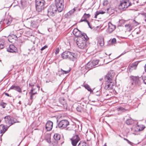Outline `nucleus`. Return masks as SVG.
Wrapping results in <instances>:
<instances>
[{
	"instance_id": "nucleus-52",
	"label": "nucleus",
	"mask_w": 146,
	"mask_h": 146,
	"mask_svg": "<svg viewBox=\"0 0 146 146\" xmlns=\"http://www.w3.org/2000/svg\"><path fill=\"white\" fill-rule=\"evenodd\" d=\"M127 142L128 143H129V144H130L131 145H132L133 144V143L132 142L129 141L128 140H127Z\"/></svg>"
},
{
	"instance_id": "nucleus-51",
	"label": "nucleus",
	"mask_w": 146,
	"mask_h": 146,
	"mask_svg": "<svg viewBox=\"0 0 146 146\" xmlns=\"http://www.w3.org/2000/svg\"><path fill=\"white\" fill-rule=\"evenodd\" d=\"M47 47V46H44L43 47H42L41 48V50H44V49H45Z\"/></svg>"
},
{
	"instance_id": "nucleus-30",
	"label": "nucleus",
	"mask_w": 146,
	"mask_h": 146,
	"mask_svg": "<svg viewBox=\"0 0 146 146\" xmlns=\"http://www.w3.org/2000/svg\"><path fill=\"white\" fill-rule=\"evenodd\" d=\"M126 123L128 125L132 124L133 123V120L131 119H128L126 120L125 121Z\"/></svg>"
},
{
	"instance_id": "nucleus-17",
	"label": "nucleus",
	"mask_w": 146,
	"mask_h": 146,
	"mask_svg": "<svg viewBox=\"0 0 146 146\" xmlns=\"http://www.w3.org/2000/svg\"><path fill=\"white\" fill-rule=\"evenodd\" d=\"M12 117L10 116H7L4 117L5 121V123L10 126L11 125Z\"/></svg>"
},
{
	"instance_id": "nucleus-25",
	"label": "nucleus",
	"mask_w": 146,
	"mask_h": 146,
	"mask_svg": "<svg viewBox=\"0 0 146 146\" xmlns=\"http://www.w3.org/2000/svg\"><path fill=\"white\" fill-rule=\"evenodd\" d=\"M125 26L126 28L127 31H130L132 30L133 26L131 24H126L125 25Z\"/></svg>"
},
{
	"instance_id": "nucleus-28",
	"label": "nucleus",
	"mask_w": 146,
	"mask_h": 146,
	"mask_svg": "<svg viewBox=\"0 0 146 146\" xmlns=\"http://www.w3.org/2000/svg\"><path fill=\"white\" fill-rule=\"evenodd\" d=\"M83 21H85L88 24V26L90 27L91 28L90 25V23L89 21L84 17L83 16L82 17L81 20L80 21V22H82Z\"/></svg>"
},
{
	"instance_id": "nucleus-41",
	"label": "nucleus",
	"mask_w": 146,
	"mask_h": 146,
	"mask_svg": "<svg viewBox=\"0 0 146 146\" xmlns=\"http://www.w3.org/2000/svg\"><path fill=\"white\" fill-rule=\"evenodd\" d=\"M17 120L15 118H13L12 117V121H11V125L13 124L14 123H15L16 122H19V121H17Z\"/></svg>"
},
{
	"instance_id": "nucleus-61",
	"label": "nucleus",
	"mask_w": 146,
	"mask_h": 146,
	"mask_svg": "<svg viewBox=\"0 0 146 146\" xmlns=\"http://www.w3.org/2000/svg\"><path fill=\"white\" fill-rule=\"evenodd\" d=\"M104 146H106V144H105L104 145Z\"/></svg>"
},
{
	"instance_id": "nucleus-33",
	"label": "nucleus",
	"mask_w": 146,
	"mask_h": 146,
	"mask_svg": "<svg viewBox=\"0 0 146 146\" xmlns=\"http://www.w3.org/2000/svg\"><path fill=\"white\" fill-rule=\"evenodd\" d=\"M84 87L87 89L88 91L90 92H91L92 91V90L90 88V87L89 85L87 84H84Z\"/></svg>"
},
{
	"instance_id": "nucleus-15",
	"label": "nucleus",
	"mask_w": 146,
	"mask_h": 146,
	"mask_svg": "<svg viewBox=\"0 0 146 146\" xmlns=\"http://www.w3.org/2000/svg\"><path fill=\"white\" fill-rule=\"evenodd\" d=\"M53 124L52 122L50 121H48L47 122L46 125V129L47 131H50L51 130Z\"/></svg>"
},
{
	"instance_id": "nucleus-16",
	"label": "nucleus",
	"mask_w": 146,
	"mask_h": 146,
	"mask_svg": "<svg viewBox=\"0 0 146 146\" xmlns=\"http://www.w3.org/2000/svg\"><path fill=\"white\" fill-rule=\"evenodd\" d=\"M7 51L10 52H16L17 51V49L14 46L11 45L9 47L7 48Z\"/></svg>"
},
{
	"instance_id": "nucleus-56",
	"label": "nucleus",
	"mask_w": 146,
	"mask_h": 146,
	"mask_svg": "<svg viewBox=\"0 0 146 146\" xmlns=\"http://www.w3.org/2000/svg\"><path fill=\"white\" fill-rule=\"evenodd\" d=\"M124 139L125 140H126V141H127V140H128V139H126V138H124Z\"/></svg>"
},
{
	"instance_id": "nucleus-10",
	"label": "nucleus",
	"mask_w": 146,
	"mask_h": 146,
	"mask_svg": "<svg viewBox=\"0 0 146 146\" xmlns=\"http://www.w3.org/2000/svg\"><path fill=\"white\" fill-rule=\"evenodd\" d=\"M71 143L73 146H76L77 143L80 141V138L78 135H75L70 139Z\"/></svg>"
},
{
	"instance_id": "nucleus-24",
	"label": "nucleus",
	"mask_w": 146,
	"mask_h": 146,
	"mask_svg": "<svg viewBox=\"0 0 146 146\" xmlns=\"http://www.w3.org/2000/svg\"><path fill=\"white\" fill-rule=\"evenodd\" d=\"M30 25L33 28H37L38 27L37 23L35 21H32L30 22Z\"/></svg>"
},
{
	"instance_id": "nucleus-38",
	"label": "nucleus",
	"mask_w": 146,
	"mask_h": 146,
	"mask_svg": "<svg viewBox=\"0 0 146 146\" xmlns=\"http://www.w3.org/2000/svg\"><path fill=\"white\" fill-rule=\"evenodd\" d=\"M71 69H70V70H67V71H65L64 70H63L62 69H61V72L63 74H67L70 71Z\"/></svg>"
},
{
	"instance_id": "nucleus-14",
	"label": "nucleus",
	"mask_w": 146,
	"mask_h": 146,
	"mask_svg": "<svg viewBox=\"0 0 146 146\" xmlns=\"http://www.w3.org/2000/svg\"><path fill=\"white\" fill-rule=\"evenodd\" d=\"M59 102L60 104L59 106L62 107L63 106L64 108H67V105L66 101L64 98L62 97H60L59 99Z\"/></svg>"
},
{
	"instance_id": "nucleus-12",
	"label": "nucleus",
	"mask_w": 146,
	"mask_h": 146,
	"mask_svg": "<svg viewBox=\"0 0 146 146\" xmlns=\"http://www.w3.org/2000/svg\"><path fill=\"white\" fill-rule=\"evenodd\" d=\"M81 33V31L77 28L74 29L73 31V34L75 36L78 37V38L82 37V36H85V35H86V34H82Z\"/></svg>"
},
{
	"instance_id": "nucleus-26",
	"label": "nucleus",
	"mask_w": 146,
	"mask_h": 146,
	"mask_svg": "<svg viewBox=\"0 0 146 146\" xmlns=\"http://www.w3.org/2000/svg\"><path fill=\"white\" fill-rule=\"evenodd\" d=\"M98 44H100L101 46H104V38L103 37H101L98 40Z\"/></svg>"
},
{
	"instance_id": "nucleus-39",
	"label": "nucleus",
	"mask_w": 146,
	"mask_h": 146,
	"mask_svg": "<svg viewBox=\"0 0 146 146\" xmlns=\"http://www.w3.org/2000/svg\"><path fill=\"white\" fill-rule=\"evenodd\" d=\"M4 42L1 41H0V49H3L4 48Z\"/></svg>"
},
{
	"instance_id": "nucleus-29",
	"label": "nucleus",
	"mask_w": 146,
	"mask_h": 146,
	"mask_svg": "<svg viewBox=\"0 0 146 146\" xmlns=\"http://www.w3.org/2000/svg\"><path fill=\"white\" fill-rule=\"evenodd\" d=\"M8 40L10 42H11V41H10L9 39H11V38H14L16 39L17 38V36L14 35H9L8 36Z\"/></svg>"
},
{
	"instance_id": "nucleus-34",
	"label": "nucleus",
	"mask_w": 146,
	"mask_h": 146,
	"mask_svg": "<svg viewBox=\"0 0 146 146\" xmlns=\"http://www.w3.org/2000/svg\"><path fill=\"white\" fill-rule=\"evenodd\" d=\"M77 146H87V144L85 142L80 141Z\"/></svg>"
},
{
	"instance_id": "nucleus-54",
	"label": "nucleus",
	"mask_w": 146,
	"mask_h": 146,
	"mask_svg": "<svg viewBox=\"0 0 146 146\" xmlns=\"http://www.w3.org/2000/svg\"><path fill=\"white\" fill-rule=\"evenodd\" d=\"M133 22L134 23H136L135 24V25H137L138 24V23L135 20H134Z\"/></svg>"
},
{
	"instance_id": "nucleus-31",
	"label": "nucleus",
	"mask_w": 146,
	"mask_h": 146,
	"mask_svg": "<svg viewBox=\"0 0 146 146\" xmlns=\"http://www.w3.org/2000/svg\"><path fill=\"white\" fill-rule=\"evenodd\" d=\"M105 13V12L104 11H97L96 12L94 18H97V16L100 14H103Z\"/></svg>"
},
{
	"instance_id": "nucleus-27",
	"label": "nucleus",
	"mask_w": 146,
	"mask_h": 146,
	"mask_svg": "<svg viewBox=\"0 0 146 146\" xmlns=\"http://www.w3.org/2000/svg\"><path fill=\"white\" fill-rule=\"evenodd\" d=\"M53 137L56 141H58L60 139V135L58 133H55L54 134Z\"/></svg>"
},
{
	"instance_id": "nucleus-4",
	"label": "nucleus",
	"mask_w": 146,
	"mask_h": 146,
	"mask_svg": "<svg viewBox=\"0 0 146 146\" xmlns=\"http://www.w3.org/2000/svg\"><path fill=\"white\" fill-rule=\"evenodd\" d=\"M62 57L63 59H68L73 61L75 60L76 58L75 53L68 51L64 52L62 54Z\"/></svg>"
},
{
	"instance_id": "nucleus-49",
	"label": "nucleus",
	"mask_w": 146,
	"mask_h": 146,
	"mask_svg": "<svg viewBox=\"0 0 146 146\" xmlns=\"http://www.w3.org/2000/svg\"><path fill=\"white\" fill-rule=\"evenodd\" d=\"M134 2H133V3L134 4H135L136 3H137L138 2V0H133Z\"/></svg>"
},
{
	"instance_id": "nucleus-11",
	"label": "nucleus",
	"mask_w": 146,
	"mask_h": 146,
	"mask_svg": "<svg viewBox=\"0 0 146 146\" xmlns=\"http://www.w3.org/2000/svg\"><path fill=\"white\" fill-rule=\"evenodd\" d=\"M139 62H136L132 63L128 67V71L130 72H132L133 70L136 69Z\"/></svg>"
},
{
	"instance_id": "nucleus-48",
	"label": "nucleus",
	"mask_w": 146,
	"mask_h": 146,
	"mask_svg": "<svg viewBox=\"0 0 146 146\" xmlns=\"http://www.w3.org/2000/svg\"><path fill=\"white\" fill-rule=\"evenodd\" d=\"M35 83V82H34L33 83H30L29 84V86H30L33 87V86H34Z\"/></svg>"
},
{
	"instance_id": "nucleus-32",
	"label": "nucleus",
	"mask_w": 146,
	"mask_h": 146,
	"mask_svg": "<svg viewBox=\"0 0 146 146\" xmlns=\"http://www.w3.org/2000/svg\"><path fill=\"white\" fill-rule=\"evenodd\" d=\"M11 20H8L6 19H4L3 21V23L4 24H7L8 25H9L11 23Z\"/></svg>"
},
{
	"instance_id": "nucleus-3",
	"label": "nucleus",
	"mask_w": 146,
	"mask_h": 146,
	"mask_svg": "<svg viewBox=\"0 0 146 146\" xmlns=\"http://www.w3.org/2000/svg\"><path fill=\"white\" fill-rule=\"evenodd\" d=\"M130 78L133 81L131 84L135 86H139L143 82L146 84V77L143 76L141 77L138 76H131Z\"/></svg>"
},
{
	"instance_id": "nucleus-21",
	"label": "nucleus",
	"mask_w": 146,
	"mask_h": 146,
	"mask_svg": "<svg viewBox=\"0 0 146 146\" xmlns=\"http://www.w3.org/2000/svg\"><path fill=\"white\" fill-rule=\"evenodd\" d=\"M76 8H74L73 9H72L65 15V17L66 18H69L73 14L74 12L76 11Z\"/></svg>"
},
{
	"instance_id": "nucleus-8",
	"label": "nucleus",
	"mask_w": 146,
	"mask_h": 146,
	"mask_svg": "<svg viewBox=\"0 0 146 146\" xmlns=\"http://www.w3.org/2000/svg\"><path fill=\"white\" fill-rule=\"evenodd\" d=\"M131 4L128 0H125L121 2L119 8L121 10L124 11L129 6L131 5Z\"/></svg>"
},
{
	"instance_id": "nucleus-55",
	"label": "nucleus",
	"mask_w": 146,
	"mask_h": 146,
	"mask_svg": "<svg viewBox=\"0 0 146 146\" xmlns=\"http://www.w3.org/2000/svg\"><path fill=\"white\" fill-rule=\"evenodd\" d=\"M144 68L145 72H146V64L144 66Z\"/></svg>"
},
{
	"instance_id": "nucleus-9",
	"label": "nucleus",
	"mask_w": 146,
	"mask_h": 146,
	"mask_svg": "<svg viewBox=\"0 0 146 146\" xmlns=\"http://www.w3.org/2000/svg\"><path fill=\"white\" fill-rule=\"evenodd\" d=\"M69 125V121L67 120L64 119L61 120L59 122L58 126L59 128L63 129L66 128Z\"/></svg>"
},
{
	"instance_id": "nucleus-20",
	"label": "nucleus",
	"mask_w": 146,
	"mask_h": 146,
	"mask_svg": "<svg viewBox=\"0 0 146 146\" xmlns=\"http://www.w3.org/2000/svg\"><path fill=\"white\" fill-rule=\"evenodd\" d=\"M44 138L46 141L48 143H51L50 141V134L49 133H45L44 134Z\"/></svg>"
},
{
	"instance_id": "nucleus-7",
	"label": "nucleus",
	"mask_w": 146,
	"mask_h": 146,
	"mask_svg": "<svg viewBox=\"0 0 146 146\" xmlns=\"http://www.w3.org/2000/svg\"><path fill=\"white\" fill-rule=\"evenodd\" d=\"M54 4L58 9V12H60L63 11L64 6V0H55Z\"/></svg>"
},
{
	"instance_id": "nucleus-40",
	"label": "nucleus",
	"mask_w": 146,
	"mask_h": 146,
	"mask_svg": "<svg viewBox=\"0 0 146 146\" xmlns=\"http://www.w3.org/2000/svg\"><path fill=\"white\" fill-rule=\"evenodd\" d=\"M83 16L87 19L89 18L90 16V15L89 14H87L86 13H84Z\"/></svg>"
},
{
	"instance_id": "nucleus-23",
	"label": "nucleus",
	"mask_w": 146,
	"mask_h": 146,
	"mask_svg": "<svg viewBox=\"0 0 146 146\" xmlns=\"http://www.w3.org/2000/svg\"><path fill=\"white\" fill-rule=\"evenodd\" d=\"M94 67V66L92 62L90 61L86 65L85 68L87 70H90Z\"/></svg>"
},
{
	"instance_id": "nucleus-13",
	"label": "nucleus",
	"mask_w": 146,
	"mask_h": 146,
	"mask_svg": "<svg viewBox=\"0 0 146 146\" xmlns=\"http://www.w3.org/2000/svg\"><path fill=\"white\" fill-rule=\"evenodd\" d=\"M37 89L36 88H32L29 93L30 94V99L31 102H33V99L35 98V95L37 94Z\"/></svg>"
},
{
	"instance_id": "nucleus-43",
	"label": "nucleus",
	"mask_w": 146,
	"mask_h": 146,
	"mask_svg": "<svg viewBox=\"0 0 146 146\" xmlns=\"http://www.w3.org/2000/svg\"><path fill=\"white\" fill-rule=\"evenodd\" d=\"M76 110L77 111L81 112L82 111V109L80 107H78L76 108Z\"/></svg>"
},
{
	"instance_id": "nucleus-57",
	"label": "nucleus",
	"mask_w": 146,
	"mask_h": 146,
	"mask_svg": "<svg viewBox=\"0 0 146 146\" xmlns=\"http://www.w3.org/2000/svg\"><path fill=\"white\" fill-rule=\"evenodd\" d=\"M102 79H103L102 78H100V79L99 80H100V81H102Z\"/></svg>"
},
{
	"instance_id": "nucleus-18",
	"label": "nucleus",
	"mask_w": 146,
	"mask_h": 146,
	"mask_svg": "<svg viewBox=\"0 0 146 146\" xmlns=\"http://www.w3.org/2000/svg\"><path fill=\"white\" fill-rule=\"evenodd\" d=\"M108 31L109 33L112 32L115 29V26L113 25L111 22H109L108 23Z\"/></svg>"
},
{
	"instance_id": "nucleus-62",
	"label": "nucleus",
	"mask_w": 146,
	"mask_h": 146,
	"mask_svg": "<svg viewBox=\"0 0 146 146\" xmlns=\"http://www.w3.org/2000/svg\"><path fill=\"white\" fill-rule=\"evenodd\" d=\"M72 129H69L68 130H72Z\"/></svg>"
},
{
	"instance_id": "nucleus-46",
	"label": "nucleus",
	"mask_w": 146,
	"mask_h": 146,
	"mask_svg": "<svg viewBox=\"0 0 146 146\" xmlns=\"http://www.w3.org/2000/svg\"><path fill=\"white\" fill-rule=\"evenodd\" d=\"M108 4V2L107 1H105L103 3V5L104 6H106Z\"/></svg>"
},
{
	"instance_id": "nucleus-19",
	"label": "nucleus",
	"mask_w": 146,
	"mask_h": 146,
	"mask_svg": "<svg viewBox=\"0 0 146 146\" xmlns=\"http://www.w3.org/2000/svg\"><path fill=\"white\" fill-rule=\"evenodd\" d=\"M7 128H6L5 126L3 125H0V134H1V136H2L3 134L7 130Z\"/></svg>"
},
{
	"instance_id": "nucleus-35",
	"label": "nucleus",
	"mask_w": 146,
	"mask_h": 146,
	"mask_svg": "<svg viewBox=\"0 0 146 146\" xmlns=\"http://www.w3.org/2000/svg\"><path fill=\"white\" fill-rule=\"evenodd\" d=\"M91 62H92L94 66L98 64L99 60H94Z\"/></svg>"
},
{
	"instance_id": "nucleus-42",
	"label": "nucleus",
	"mask_w": 146,
	"mask_h": 146,
	"mask_svg": "<svg viewBox=\"0 0 146 146\" xmlns=\"http://www.w3.org/2000/svg\"><path fill=\"white\" fill-rule=\"evenodd\" d=\"M145 128V127L144 125H141L140 126V127L139 128V131H141L143 130Z\"/></svg>"
},
{
	"instance_id": "nucleus-45",
	"label": "nucleus",
	"mask_w": 146,
	"mask_h": 146,
	"mask_svg": "<svg viewBox=\"0 0 146 146\" xmlns=\"http://www.w3.org/2000/svg\"><path fill=\"white\" fill-rule=\"evenodd\" d=\"M6 104V103L3 102L1 104V106L3 108H5V105Z\"/></svg>"
},
{
	"instance_id": "nucleus-58",
	"label": "nucleus",
	"mask_w": 146,
	"mask_h": 146,
	"mask_svg": "<svg viewBox=\"0 0 146 146\" xmlns=\"http://www.w3.org/2000/svg\"><path fill=\"white\" fill-rule=\"evenodd\" d=\"M125 53H126L125 52H124V53H123L122 54H121V55L124 54H125Z\"/></svg>"
},
{
	"instance_id": "nucleus-1",
	"label": "nucleus",
	"mask_w": 146,
	"mask_h": 146,
	"mask_svg": "<svg viewBox=\"0 0 146 146\" xmlns=\"http://www.w3.org/2000/svg\"><path fill=\"white\" fill-rule=\"evenodd\" d=\"M114 76L115 74L112 71H109L105 76L104 78L106 82L105 88L106 90H110L113 88L114 84L113 81Z\"/></svg>"
},
{
	"instance_id": "nucleus-59",
	"label": "nucleus",
	"mask_w": 146,
	"mask_h": 146,
	"mask_svg": "<svg viewBox=\"0 0 146 146\" xmlns=\"http://www.w3.org/2000/svg\"><path fill=\"white\" fill-rule=\"evenodd\" d=\"M139 32H137L136 33V34H139Z\"/></svg>"
},
{
	"instance_id": "nucleus-22",
	"label": "nucleus",
	"mask_w": 146,
	"mask_h": 146,
	"mask_svg": "<svg viewBox=\"0 0 146 146\" xmlns=\"http://www.w3.org/2000/svg\"><path fill=\"white\" fill-rule=\"evenodd\" d=\"M10 89L15 90L20 93L22 92V90L21 88L18 86L12 85L10 87Z\"/></svg>"
},
{
	"instance_id": "nucleus-36",
	"label": "nucleus",
	"mask_w": 146,
	"mask_h": 146,
	"mask_svg": "<svg viewBox=\"0 0 146 146\" xmlns=\"http://www.w3.org/2000/svg\"><path fill=\"white\" fill-rule=\"evenodd\" d=\"M117 110L118 111H120L121 112H124L126 111V110L121 107H119L117 108Z\"/></svg>"
},
{
	"instance_id": "nucleus-63",
	"label": "nucleus",
	"mask_w": 146,
	"mask_h": 146,
	"mask_svg": "<svg viewBox=\"0 0 146 146\" xmlns=\"http://www.w3.org/2000/svg\"><path fill=\"white\" fill-rule=\"evenodd\" d=\"M124 1H125V0H124Z\"/></svg>"
},
{
	"instance_id": "nucleus-47",
	"label": "nucleus",
	"mask_w": 146,
	"mask_h": 146,
	"mask_svg": "<svg viewBox=\"0 0 146 146\" xmlns=\"http://www.w3.org/2000/svg\"><path fill=\"white\" fill-rule=\"evenodd\" d=\"M116 42V40L115 38H113L112 40H111V42L113 43H115Z\"/></svg>"
},
{
	"instance_id": "nucleus-37",
	"label": "nucleus",
	"mask_w": 146,
	"mask_h": 146,
	"mask_svg": "<svg viewBox=\"0 0 146 146\" xmlns=\"http://www.w3.org/2000/svg\"><path fill=\"white\" fill-rule=\"evenodd\" d=\"M21 5L23 7L25 6L27 4V3L26 1L25 0H21Z\"/></svg>"
},
{
	"instance_id": "nucleus-60",
	"label": "nucleus",
	"mask_w": 146,
	"mask_h": 146,
	"mask_svg": "<svg viewBox=\"0 0 146 146\" xmlns=\"http://www.w3.org/2000/svg\"><path fill=\"white\" fill-rule=\"evenodd\" d=\"M21 102L20 101L19 102V104H21Z\"/></svg>"
},
{
	"instance_id": "nucleus-2",
	"label": "nucleus",
	"mask_w": 146,
	"mask_h": 146,
	"mask_svg": "<svg viewBox=\"0 0 146 146\" xmlns=\"http://www.w3.org/2000/svg\"><path fill=\"white\" fill-rule=\"evenodd\" d=\"M88 39L87 35H85V36H82V37L77 38L76 42L80 48L86 50L87 47L86 42Z\"/></svg>"
},
{
	"instance_id": "nucleus-53",
	"label": "nucleus",
	"mask_w": 146,
	"mask_h": 146,
	"mask_svg": "<svg viewBox=\"0 0 146 146\" xmlns=\"http://www.w3.org/2000/svg\"><path fill=\"white\" fill-rule=\"evenodd\" d=\"M5 95L7 96H9V97H11V96H10L7 93H5Z\"/></svg>"
},
{
	"instance_id": "nucleus-5",
	"label": "nucleus",
	"mask_w": 146,
	"mask_h": 146,
	"mask_svg": "<svg viewBox=\"0 0 146 146\" xmlns=\"http://www.w3.org/2000/svg\"><path fill=\"white\" fill-rule=\"evenodd\" d=\"M57 11L58 9L54 5H51L48 9L47 15L49 17H54L55 16Z\"/></svg>"
},
{
	"instance_id": "nucleus-6",
	"label": "nucleus",
	"mask_w": 146,
	"mask_h": 146,
	"mask_svg": "<svg viewBox=\"0 0 146 146\" xmlns=\"http://www.w3.org/2000/svg\"><path fill=\"white\" fill-rule=\"evenodd\" d=\"M36 10L40 12L44 8L45 2L44 0H36Z\"/></svg>"
},
{
	"instance_id": "nucleus-44",
	"label": "nucleus",
	"mask_w": 146,
	"mask_h": 146,
	"mask_svg": "<svg viewBox=\"0 0 146 146\" xmlns=\"http://www.w3.org/2000/svg\"><path fill=\"white\" fill-rule=\"evenodd\" d=\"M140 14L141 15H143L144 16L145 18V21L146 22V13H144L143 12V13H140Z\"/></svg>"
},
{
	"instance_id": "nucleus-50",
	"label": "nucleus",
	"mask_w": 146,
	"mask_h": 146,
	"mask_svg": "<svg viewBox=\"0 0 146 146\" xmlns=\"http://www.w3.org/2000/svg\"><path fill=\"white\" fill-rule=\"evenodd\" d=\"M59 49L58 48H57L56 50V52H55L56 54H57L59 52Z\"/></svg>"
}]
</instances>
